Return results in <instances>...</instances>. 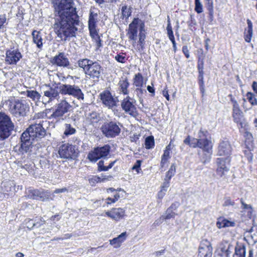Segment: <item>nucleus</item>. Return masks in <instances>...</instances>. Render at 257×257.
Returning a JSON list of instances; mask_svg holds the SVG:
<instances>
[{
  "label": "nucleus",
  "mask_w": 257,
  "mask_h": 257,
  "mask_svg": "<svg viewBox=\"0 0 257 257\" xmlns=\"http://www.w3.org/2000/svg\"><path fill=\"white\" fill-rule=\"evenodd\" d=\"M60 90L62 94H68L80 98V89L78 86L67 84H62L60 86Z\"/></svg>",
  "instance_id": "obj_16"
},
{
  "label": "nucleus",
  "mask_w": 257,
  "mask_h": 257,
  "mask_svg": "<svg viewBox=\"0 0 257 257\" xmlns=\"http://www.w3.org/2000/svg\"><path fill=\"white\" fill-rule=\"evenodd\" d=\"M240 202L242 205V208L246 210H249V212H251V211L252 210V207L250 205H248L245 204L242 200V199L240 200Z\"/></svg>",
  "instance_id": "obj_55"
},
{
  "label": "nucleus",
  "mask_w": 257,
  "mask_h": 257,
  "mask_svg": "<svg viewBox=\"0 0 257 257\" xmlns=\"http://www.w3.org/2000/svg\"><path fill=\"white\" fill-rule=\"evenodd\" d=\"M118 85L119 86L120 91L123 94L126 95L128 93L127 88L130 85V83L126 78L121 79L118 83Z\"/></svg>",
  "instance_id": "obj_27"
},
{
  "label": "nucleus",
  "mask_w": 257,
  "mask_h": 257,
  "mask_svg": "<svg viewBox=\"0 0 257 257\" xmlns=\"http://www.w3.org/2000/svg\"><path fill=\"white\" fill-rule=\"evenodd\" d=\"M145 24L143 23H141L140 27V33H139V43L141 47V50H143L144 47V41L146 38V35L145 34Z\"/></svg>",
  "instance_id": "obj_28"
},
{
  "label": "nucleus",
  "mask_w": 257,
  "mask_h": 257,
  "mask_svg": "<svg viewBox=\"0 0 257 257\" xmlns=\"http://www.w3.org/2000/svg\"><path fill=\"white\" fill-rule=\"evenodd\" d=\"M29 110V104L25 100H16L14 101L10 111L16 117H24Z\"/></svg>",
  "instance_id": "obj_8"
},
{
  "label": "nucleus",
  "mask_w": 257,
  "mask_h": 257,
  "mask_svg": "<svg viewBox=\"0 0 257 257\" xmlns=\"http://www.w3.org/2000/svg\"><path fill=\"white\" fill-rule=\"evenodd\" d=\"M134 85L137 87H142L143 85V77L142 75L139 73L135 75L134 78Z\"/></svg>",
  "instance_id": "obj_36"
},
{
  "label": "nucleus",
  "mask_w": 257,
  "mask_h": 257,
  "mask_svg": "<svg viewBox=\"0 0 257 257\" xmlns=\"http://www.w3.org/2000/svg\"><path fill=\"white\" fill-rule=\"evenodd\" d=\"M141 22L139 18H135L128 26L127 36L129 39L136 42L138 34V25Z\"/></svg>",
  "instance_id": "obj_19"
},
{
  "label": "nucleus",
  "mask_w": 257,
  "mask_h": 257,
  "mask_svg": "<svg viewBox=\"0 0 257 257\" xmlns=\"http://www.w3.org/2000/svg\"><path fill=\"white\" fill-rule=\"evenodd\" d=\"M40 189H29L28 191V196L32 199L39 200Z\"/></svg>",
  "instance_id": "obj_33"
},
{
  "label": "nucleus",
  "mask_w": 257,
  "mask_h": 257,
  "mask_svg": "<svg viewBox=\"0 0 257 257\" xmlns=\"http://www.w3.org/2000/svg\"><path fill=\"white\" fill-rule=\"evenodd\" d=\"M81 68L85 75L94 78H98L100 74V66L96 62H92L87 59L81 60Z\"/></svg>",
  "instance_id": "obj_5"
},
{
  "label": "nucleus",
  "mask_w": 257,
  "mask_h": 257,
  "mask_svg": "<svg viewBox=\"0 0 257 257\" xmlns=\"http://www.w3.org/2000/svg\"><path fill=\"white\" fill-rule=\"evenodd\" d=\"M176 214L172 210L171 208H168L166 212L165 215H162V217L165 219H169L171 218H174Z\"/></svg>",
  "instance_id": "obj_42"
},
{
  "label": "nucleus",
  "mask_w": 257,
  "mask_h": 257,
  "mask_svg": "<svg viewBox=\"0 0 257 257\" xmlns=\"http://www.w3.org/2000/svg\"><path fill=\"white\" fill-rule=\"evenodd\" d=\"M170 158V152L167 150H164V154L161 158V166L162 167H164Z\"/></svg>",
  "instance_id": "obj_40"
},
{
  "label": "nucleus",
  "mask_w": 257,
  "mask_h": 257,
  "mask_svg": "<svg viewBox=\"0 0 257 257\" xmlns=\"http://www.w3.org/2000/svg\"><path fill=\"white\" fill-rule=\"evenodd\" d=\"M249 232L251 233L250 236L254 241V242H257V227H252L250 229Z\"/></svg>",
  "instance_id": "obj_45"
},
{
  "label": "nucleus",
  "mask_w": 257,
  "mask_h": 257,
  "mask_svg": "<svg viewBox=\"0 0 257 257\" xmlns=\"http://www.w3.org/2000/svg\"><path fill=\"white\" fill-rule=\"evenodd\" d=\"M98 166V171H107V166L104 165V161L103 160H100L97 163Z\"/></svg>",
  "instance_id": "obj_46"
},
{
  "label": "nucleus",
  "mask_w": 257,
  "mask_h": 257,
  "mask_svg": "<svg viewBox=\"0 0 257 257\" xmlns=\"http://www.w3.org/2000/svg\"><path fill=\"white\" fill-rule=\"evenodd\" d=\"M45 223V221H41L40 222H37L36 223H33L32 226L31 228H33L35 227L37 228L40 227L42 225H43Z\"/></svg>",
  "instance_id": "obj_62"
},
{
  "label": "nucleus",
  "mask_w": 257,
  "mask_h": 257,
  "mask_svg": "<svg viewBox=\"0 0 257 257\" xmlns=\"http://www.w3.org/2000/svg\"><path fill=\"white\" fill-rule=\"evenodd\" d=\"M208 1L209 4L208 10L209 11V15L210 19L212 20L213 15V2L212 0H208Z\"/></svg>",
  "instance_id": "obj_50"
},
{
  "label": "nucleus",
  "mask_w": 257,
  "mask_h": 257,
  "mask_svg": "<svg viewBox=\"0 0 257 257\" xmlns=\"http://www.w3.org/2000/svg\"><path fill=\"white\" fill-rule=\"evenodd\" d=\"M176 169L174 164H172L169 171L166 173L165 179L170 180L172 176H173L175 173Z\"/></svg>",
  "instance_id": "obj_43"
},
{
  "label": "nucleus",
  "mask_w": 257,
  "mask_h": 257,
  "mask_svg": "<svg viewBox=\"0 0 257 257\" xmlns=\"http://www.w3.org/2000/svg\"><path fill=\"white\" fill-rule=\"evenodd\" d=\"M26 95L32 98L33 100H38L41 97V95L35 90H27Z\"/></svg>",
  "instance_id": "obj_34"
},
{
  "label": "nucleus",
  "mask_w": 257,
  "mask_h": 257,
  "mask_svg": "<svg viewBox=\"0 0 257 257\" xmlns=\"http://www.w3.org/2000/svg\"><path fill=\"white\" fill-rule=\"evenodd\" d=\"M110 147L106 145L100 147H97L88 155V158L91 161L96 162L99 159L105 158L109 154Z\"/></svg>",
  "instance_id": "obj_10"
},
{
  "label": "nucleus",
  "mask_w": 257,
  "mask_h": 257,
  "mask_svg": "<svg viewBox=\"0 0 257 257\" xmlns=\"http://www.w3.org/2000/svg\"><path fill=\"white\" fill-rule=\"evenodd\" d=\"M46 135V131L40 123L30 125L21 135L19 153L21 154L30 153L35 140L39 141Z\"/></svg>",
  "instance_id": "obj_2"
},
{
  "label": "nucleus",
  "mask_w": 257,
  "mask_h": 257,
  "mask_svg": "<svg viewBox=\"0 0 257 257\" xmlns=\"http://www.w3.org/2000/svg\"><path fill=\"white\" fill-rule=\"evenodd\" d=\"M234 204V202L232 201L229 197L224 198V202L223 204L224 206H233Z\"/></svg>",
  "instance_id": "obj_48"
},
{
  "label": "nucleus",
  "mask_w": 257,
  "mask_h": 257,
  "mask_svg": "<svg viewBox=\"0 0 257 257\" xmlns=\"http://www.w3.org/2000/svg\"><path fill=\"white\" fill-rule=\"evenodd\" d=\"M235 222L231 221L226 219H220L217 222V226L218 228L233 227L235 226Z\"/></svg>",
  "instance_id": "obj_30"
},
{
  "label": "nucleus",
  "mask_w": 257,
  "mask_h": 257,
  "mask_svg": "<svg viewBox=\"0 0 257 257\" xmlns=\"http://www.w3.org/2000/svg\"><path fill=\"white\" fill-rule=\"evenodd\" d=\"M79 151L76 144H63L60 147L58 154L60 157L75 160L78 157Z\"/></svg>",
  "instance_id": "obj_7"
},
{
  "label": "nucleus",
  "mask_w": 257,
  "mask_h": 257,
  "mask_svg": "<svg viewBox=\"0 0 257 257\" xmlns=\"http://www.w3.org/2000/svg\"><path fill=\"white\" fill-rule=\"evenodd\" d=\"M182 52L185 55L187 58H189L190 57L189 51L187 46H184L182 48Z\"/></svg>",
  "instance_id": "obj_57"
},
{
  "label": "nucleus",
  "mask_w": 257,
  "mask_h": 257,
  "mask_svg": "<svg viewBox=\"0 0 257 257\" xmlns=\"http://www.w3.org/2000/svg\"><path fill=\"white\" fill-rule=\"evenodd\" d=\"M232 116L234 122L239 123L241 127H242L243 122L242 120L243 119V113L242 111L232 113Z\"/></svg>",
  "instance_id": "obj_32"
},
{
  "label": "nucleus",
  "mask_w": 257,
  "mask_h": 257,
  "mask_svg": "<svg viewBox=\"0 0 257 257\" xmlns=\"http://www.w3.org/2000/svg\"><path fill=\"white\" fill-rule=\"evenodd\" d=\"M126 233L124 232L121 233L117 237L109 240L111 245L114 246L115 248H118L120 246L121 243L126 239Z\"/></svg>",
  "instance_id": "obj_22"
},
{
  "label": "nucleus",
  "mask_w": 257,
  "mask_h": 257,
  "mask_svg": "<svg viewBox=\"0 0 257 257\" xmlns=\"http://www.w3.org/2000/svg\"><path fill=\"white\" fill-rule=\"evenodd\" d=\"M231 152V147L227 141H221L218 147L217 155L220 156L230 157Z\"/></svg>",
  "instance_id": "obj_18"
},
{
  "label": "nucleus",
  "mask_w": 257,
  "mask_h": 257,
  "mask_svg": "<svg viewBox=\"0 0 257 257\" xmlns=\"http://www.w3.org/2000/svg\"><path fill=\"white\" fill-rule=\"evenodd\" d=\"M71 105L65 100H62L56 106L54 111L51 115L50 118H58L62 117L65 113H67Z\"/></svg>",
  "instance_id": "obj_13"
},
{
  "label": "nucleus",
  "mask_w": 257,
  "mask_h": 257,
  "mask_svg": "<svg viewBox=\"0 0 257 257\" xmlns=\"http://www.w3.org/2000/svg\"><path fill=\"white\" fill-rule=\"evenodd\" d=\"M44 95L49 98L50 100H52L57 97L59 95L58 90L55 88L50 87L49 90L44 91Z\"/></svg>",
  "instance_id": "obj_31"
},
{
  "label": "nucleus",
  "mask_w": 257,
  "mask_h": 257,
  "mask_svg": "<svg viewBox=\"0 0 257 257\" xmlns=\"http://www.w3.org/2000/svg\"><path fill=\"white\" fill-rule=\"evenodd\" d=\"M204 73H199L198 75V81H199V86L200 85H204V77H203Z\"/></svg>",
  "instance_id": "obj_61"
},
{
  "label": "nucleus",
  "mask_w": 257,
  "mask_h": 257,
  "mask_svg": "<svg viewBox=\"0 0 257 257\" xmlns=\"http://www.w3.org/2000/svg\"><path fill=\"white\" fill-rule=\"evenodd\" d=\"M207 131L201 129L198 132L197 138H196L199 140V146L201 147L203 151L207 153V154H205V158L202 160L203 163L209 161L212 153V146L211 142L207 139Z\"/></svg>",
  "instance_id": "obj_4"
},
{
  "label": "nucleus",
  "mask_w": 257,
  "mask_h": 257,
  "mask_svg": "<svg viewBox=\"0 0 257 257\" xmlns=\"http://www.w3.org/2000/svg\"><path fill=\"white\" fill-rule=\"evenodd\" d=\"M167 191L164 189H161V190L158 192V196L159 199H162L165 195Z\"/></svg>",
  "instance_id": "obj_64"
},
{
  "label": "nucleus",
  "mask_w": 257,
  "mask_h": 257,
  "mask_svg": "<svg viewBox=\"0 0 257 257\" xmlns=\"http://www.w3.org/2000/svg\"><path fill=\"white\" fill-rule=\"evenodd\" d=\"M124 213L123 209L120 208H113L110 211L105 213L107 216L114 220H118L121 218L124 215Z\"/></svg>",
  "instance_id": "obj_21"
},
{
  "label": "nucleus",
  "mask_w": 257,
  "mask_h": 257,
  "mask_svg": "<svg viewBox=\"0 0 257 257\" xmlns=\"http://www.w3.org/2000/svg\"><path fill=\"white\" fill-rule=\"evenodd\" d=\"M145 148L147 149H150L154 146V139L153 136H149L145 139Z\"/></svg>",
  "instance_id": "obj_38"
},
{
  "label": "nucleus",
  "mask_w": 257,
  "mask_h": 257,
  "mask_svg": "<svg viewBox=\"0 0 257 257\" xmlns=\"http://www.w3.org/2000/svg\"><path fill=\"white\" fill-rule=\"evenodd\" d=\"M132 14L131 8L124 6L121 8V14L123 18H128Z\"/></svg>",
  "instance_id": "obj_39"
},
{
  "label": "nucleus",
  "mask_w": 257,
  "mask_h": 257,
  "mask_svg": "<svg viewBox=\"0 0 257 257\" xmlns=\"http://www.w3.org/2000/svg\"><path fill=\"white\" fill-rule=\"evenodd\" d=\"M50 62L53 65L63 67H67L70 65L67 55L63 52H59L51 59Z\"/></svg>",
  "instance_id": "obj_15"
},
{
  "label": "nucleus",
  "mask_w": 257,
  "mask_h": 257,
  "mask_svg": "<svg viewBox=\"0 0 257 257\" xmlns=\"http://www.w3.org/2000/svg\"><path fill=\"white\" fill-rule=\"evenodd\" d=\"M142 163V161L141 160H137L135 165L133 166L132 169L134 170H136L138 173L140 172L141 169V165Z\"/></svg>",
  "instance_id": "obj_49"
},
{
  "label": "nucleus",
  "mask_w": 257,
  "mask_h": 257,
  "mask_svg": "<svg viewBox=\"0 0 257 257\" xmlns=\"http://www.w3.org/2000/svg\"><path fill=\"white\" fill-rule=\"evenodd\" d=\"M230 161V159L228 157L217 159V168L216 173L218 175L222 177L225 175V173L229 170L228 165Z\"/></svg>",
  "instance_id": "obj_14"
},
{
  "label": "nucleus",
  "mask_w": 257,
  "mask_h": 257,
  "mask_svg": "<svg viewBox=\"0 0 257 257\" xmlns=\"http://www.w3.org/2000/svg\"><path fill=\"white\" fill-rule=\"evenodd\" d=\"M16 131V126L11 117L5 112H0V141L8 139Z\"/></svg>",
  "instance_id": "obj_3"
},
{
  "label": "nucleus",
  "mask_w": 257,
  "mask_h": 257,
  "mask_svg": "<svg viewBox=\"0 0 257 257\" xmlns=\"http://www.w3.org/2000/svg\"><path fill=\"white\" fill-rule=\"evenodd\" d=\"M195 11L200 14L203 12V7L200 0H195Z\"/></svg>",
  "instance_id": "obj_44"
},
{
  "label": "nucleus",
  "mask_w": 257,
  "mask_h": 257,
  "mask_svg": "<svg viewBox=\"0 0 257 257\" xmlns=\"http://www.w3.org/2000/svg\"><path fill=\"white\" fill-rule=\"evenodd\" d=\"M76 132L75 129L70 124L66 123L65 124V130L64 135L66 136L73 135Z\"/></svg>",
  "instance_id": "obj_37"
},
{
  "label": "nucleus",
  "mask_w": 257,
  "mask_h": 257,
  "mask_svg": "<svg viewBox=\"0 0 257 257\" xmlns=\"http://www.w3.org/2000/svg\"><path fill=\"white\" fill-rule=\"evenodd\" d=\"M247 30L246 32L244 33V40L246 42H250L253 35L252 24L251 21L247 19Z\"/></svg>",
  "instance_id": "obj_26"
},
{
  "label": "nucleus",
  "mask_w": 257,
  "mask_h": 257,
  "mask_svg": "<svg viewBox=\"0 0 257 257\" xmlns=\"http://www.w3.org/2000/svg\"><path fill=\"white\" fill-rule=\"evenodd\" d=\"M67 191H68L67 189L66 188L64 187L63 188H59V189H55L54 191V193L59 194V193H64V192H67Z\"/></svg>",
  "instance_id": "obj_63"
},
{
  "label": "nucleus",
  "mask_w": 257,
  "mask_h": 257,
  "mask_svg": "<svg viewBox=\"0 0 257 257\" xmlns=\"http://www.w3.org/2000/svg\"><path fill=\"white\" fill-rule=\"evenodd\" d=\"M235 253L233 257H245V247L243 245H237L235 248Z\"/></svg>",
  "instance_id": "obj_29"
},
{
  "label": "nucleus",
  "mask_w": 257,
  "mask_h": 257,
  "mask_svg": "<svg viewBox=\"0 0 257 257\" xmlns=\"http://www.w3.org/2000/svg\"><path fill=\"white\" fill-rule=\"evenodd\" d=\"M96 21L94 18V15L92 12L90 13L88 21V28L90 35L96 43L97 49L102 47L101 40L95 29Z\"/></svg>",
  "instance_id": "obj_11"
},
{
  "label": "nucleus",
  "mask_w": 257,
  "mask_h": 257,
  "mask_svg": "<svg viewBox=\"0 0 257 257\" xmlns=\"http://www.w3.org/2000/svg\"><path fill=\"white\" fill-rule=\"evenodd\" d=\"M18 166L22 169H25L28 172H30L32 170L31 165L28 164L23 165L21 163H19Z\"/></svg>",
  "instance_id": "obj_51"
},
{
  "label": "nucleus",
  "mask_w": 257,
  "mask_h": 257,
  "mask_svg": "<svg viewBox=\"0 0 257 257\" xmlns=\"http://www.w3.org/2000/svg\"><path fill=\"white\" fill-rule=\"evenodd\" d=\"M229 97H230V101L232 103L233 108L232 113H235V112H239L242 111L239 107V104L237 103V101L233 97L232 94H229L228 95Z\"/></svg>",
  "instance_id": "obj_35"
},
{
  "label": "nucleus",
  "mask_w": 257,
  "mask_h": 257,
  "mask_svg": "<svg viewBox=\"0 0 257 257\" xmlns=\"http://www.w3.org/2000/svg\"><path fill=\"white\" fill-rule=\"evenodd\" d=\"M53 7L59 18L55 20L54 28L61 40L75 36L79 24V16L73 0H60L53 2Z\"/></svg>",
  "instance_id": "obj_1"
},
{
  "label": "nucleus",
  "mask_w": 257,
  "mask_h": 257,
  "mask_svg": "<svg viewBox=\"0 0 257 257\" xmlns=\"http://www.w3.org/2000/svg\"><path fill=\"white\" fill-rule=\"evenodd\" d=\"M165 249H162L161 250L155 251L153 253V255L155 256V257H160L161 255H163L165 253Z\"/></svg>",
  "instance_id": "obj_60"
},
{
  "label": "nucleus",
  "mask_w": 257,
  "mask_h": 257,
  "mask_svg": "<svg viewBox=\"0 0 257 257\" xmlns=\"http://www.w3.org/2000/svg\"><path fill=\"white\" fill-rule=\"evenodd\" d=\"M99 98L103 105L108 109H112L117 106L118 102L117 97H114L107 90H104L99 94Z\"/></svg>",
  "instance_id": "obj_9"
},
{
  "label": "nucleus",
  "mask_w": 257,
  "mask_h": 257,
  "mask_svg": "<svg viewBox=\"0 0 257 257\" xmlns=\"http://www.w3.org/2000/svg\"><path fill=\"white\" fill-rule=\"evenodd\" d=\"M122 125L118 122L109 121L104 123L101 130L103 134L108 138H113L119 135L120 133V126Z\"/></svg>",
  "instance_id": "obj_6"
},
{
  "label": "nucleus",
  "mask_w": 257,
  "mask_h": 257,
  "mask_svg": "<svg viewBox=\"0 0 257 257\" xmlns=\"http://www.w3.org/2000/svg\"><path fill=\"white\" fill-rule=\"evenodd\" d=\"M90 181H93V182H95L96 183L102 182H103V179H102L101 176H94L91 180H89Z\"/></svg>",
  "instance_id": "obj_59"
},
{
  "label": "nucleus",
  "mask_w": 257,
  "mask_h": 257,
  "mask_svg": "<svg viewBox=\"0 0 257 257\" xmlns=\"http://www.w3.org/2000/svg\"><path fill=\"white\" fill-rule=\"evenodd\" d=\"M22 58V55L18 50H8L6 52V61L9 64H16Z\"/></svg>",
  "instance_id": "obj_17"
},
{
  "label": "nucleus",
  "mask_w": 257,
  "mask_h": 257,
  "mask_svg": "<svg viewBox=\"0 0 257 257\" xmlns=\"http://www.w3.org/2000/svg\"><path fill=\"white\" fill-rule=\"evenodd\" d=\"M212 248L209 245L200 246L198 249V257H211Z\"/></svg>",
  "instance_id": "obj_23"
},
{
  "label": "nucleus",
  "mask_w": 257,
  "mask_h": 257,
  "mask_svg": "<svg viewBox=\"0 0 257 257\" xmlns=\"http://www.w3.org/2000/svg\"><path fill=\"white\" fill-rule=\"evenodd\" d=\"M6 22V18L5 15H0V29L3 28L4 24Z\"/></svg>",
  "instance_id": "obj_54"
},
{
  "label": "nucleus",
  "mask_w": 257,
  "mask_h": 257,
  "mask_svg": "<svg viewBox=\"0 0 257 257\" xmlns=\"http://www.w3.org/2000/svg\"><path fill=\"white\" fill-rule=\"evenodd\" d=\"M80 111L78 112L77 111L76 113H74L71 116V118L73 120V121L75 122V124H79V120H80Z\"/></svg>",
  "instance_id": "obj_47"
},
{
  "label": "nucleus",
  "mask_w": 257,
  "mask_h": 257,
  "mask_svg": "<svg viewBox=\"0 0 257 257\" xmlns=\"http://www.w3.org/2000/svg\"><path fill=\"white\" fill-rule=\"evenodd\" d=\"M170 186V183H169V180H168L167 179H164V182L163 183V184L162 186L161 189H164L166 191H167L168 188Z\"/></svg>",
  "instance_id": "obj_58"
},
{
  "label": "nucleus",
  "mask_w": 257,
  "mask_h": 257,
  "mask_svg": "<svg viewBox=\"0 0 257 257\" xmlns=\"http://www.w3.org/2000/svg\"><path fill=\"white\" fill-rule=\"evenodd\" d=\"M190 146L193 148L198 147L201 149V147L199 146V140H198L197 139H193L192 140V142L190 143Z\"/></svg>",
  "instance_id": "obj_53"
},
{
  "label": "nucleus",
  "mask_w": 257,
  "mask_h": 257,
  "mask_svg": "<svg viewBox=\"0 0 257 257\" xmlns=\"http://www.w3.org/2000/svg\"><path fill=\"white\" fill-rule=\"evenodd\" d=\"M134 103V99L130 96H127L121 101V106L126 113L135 116L137 114V108Z\"/></svg>",
  "instance_id": "obj_12"
},
{
  "label": "nucleus",
  "mask_w": 257,
  "mask_h": 257,
  "mask_svg": "<svg viewBox=\"0 0 257 257\" xmlns=\"http://www.w3.org/2000/svg\"><path fill=\"white\" fill-rule=\"evenodd\" d=\"M246 96L252 105H257V98L254 97V95L252 93L247 92Z\"/></svg>",
  "instance_id": "obj_41"
},
{
  "label": "nucleus",
  "mask_w": 257,
  "mask_h": 257,
  "mask_svg": "<svg viewBox=\"0 0 257 257\" xmlns=\"http://www.w3.org/2000/svg\"><path fill=\"white\" fill-rule=\"evenodd\" d=\"M203 66H204L203 61L202 60L201 61H199L198 65H197V68H198L199 73H204Z\"/></svg>",
  "instance_id": "obj_52"
},
{
  "label": "nucleus",
  "mask_w": 257,
  "mask_h": 257,
  "mask_svg": "<svg viewBox=\"0 0 257 257\" xmlns=\"http://www.w3.org/2000/svg\"><path fill=\"white\" fill-rule=\"evenodd\" d=\"M33 42L36 44L37 47L41 49L43 46L42 38L40 35V32L36 30H34L32 32Z\"/></svg>",
  "instance_id": "obj_25"
},
{
  "label": "nucleus",
  "mask_w": 257,
  "mask_h": 257,
  "mask_svg": "<svg viewBox=\"0 0 257 257\" xmlns=\"http://www.w3.org/2000/svg\"><path fill=\"white\" fill-rule=\"evenodd\" d=\"M115 59L118 62L124 63L125 62V58L120 55H117L115 56Z\"/></svg>",
  "instance_id": "obj_56"
},
{
  "label": "nucleus",
  "mask_w": 257,
  "mask_h": 257,
  "mask_svg": "<svg viewBox=\"0 0 257 257\" xmlns=\"http://www.w3.org/2000/svg\"><path fill=\"white\" fill-rule=\"evenodd\" d=\"M84 122L86 124H91L97 122L99 120V115L95 111L86 109L84 110Z\"/></svg>",
  "instance_id": "obj_20"
},
{
  "label": "nucleus",
  "mask_w": 257,
  "mask_h": 257,
  "mask_svg": "<svg viewBox=\"0 0 257 257\" xmlns=\"http://www.w3.org/2000/svg\"><path fill=\"white\" fill-rule=\"evenodd\" d=\"M40 194L39 195V200L42 201L54 200V195L51 194L48 190L40 189Z\"/></svg>",
  "instance_id": "obj_24"
}]
</instances>
